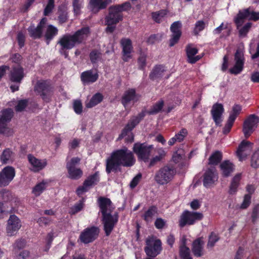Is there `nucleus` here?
Segmentation results:
<instances>
[{
	"instance_id": "nucleus-1",
	"label": "nucleus",
	"mask_w": 259,
	"mask_h": 259,
	"mask_svg": "<svg viewBox=\"0 0 259 259\" xmlns=\"http://www.w3.org/2000/svg\"><path fill=\"white\" fill-rule=\"evenodd\" d=\"M133 153L124 147L122 149L114 151L106 160V172L109 174L111 172L120 171V167H131L135 163Z\"/></svg>"
},
{
	"instance_id": "nucleus-2",
	"label": "nucleus",
	"mask_w": 259,
	"mask_h": 259,
	"mask_svg": "<svg viewBox=\"0 0 259 259\" xmlns=\"http://www.w3.org/2000/svg\"><path fill=\"white\" fill-rule=\"evenodd\" d=\"M90 33V28L84 27L76 31L73 34L63 35L58 41V44L61 46L60 53L64 56L65 58H68L69 55L67 50H71L76 45L83 43Z\"/></svg>"
},
{
	"instance_id": "nucleus-3",
	"label": "nucleus",
	"mask_w": 259,
	"mask_h": 259,
	"mask_svg": "<svg viewBox=\"0 0 259 259\" xmlns=\"http://www.w3.org/2000/svg\"><path fill=\"white\" fill-rule=\"evenodd\" d=\"M33 90L36 95L40 96L45 102H51L54 94V87L50 79L37 80Z\"/></svg>"
},
{
	"instance_id": "nucleus-4",
	"label": "nucleus",
	"mask_w": 259,
	"mask_h": 259,
	"mask_svg": "<svg viewBox=\"0 0 259 259\" xmlns=\"http://www.w3.org/2000/svg\"><path fill=\"white\" fill-rule=\"evenodd\" d=\"M176 175L175 167L170 164H166L156 171L154 178L158 185L164 186L171 182Z\"/></svg>"
},
{
	"instance_id": "nucleus-5",
	"label": "nucleus",
	"mask_w": 259,
	"mask_h": 259,
	"mask_svg": "<svg viewBox=\"0 0 259 259\" xmlns=\"http://www.w3.org/2000/svg\"><path fill=\"white\" fill-rule=\"evenodd\" d=\"M204 215L202 212L185 210L179 220V226L182 228L186 226H192L201 221Z\"/></svg>"
},
{
	"instance_id": "nucleus-6",
	"label": "nucleus",
	"mask_w": 259,
	"mask_h": 259,
	"mask_svg": "<svg viewBox=\"0 0 259 259\" xmlns=\"http://www.w3.org/2000/svg\"><path fill=\"white\" fill-rule=\"evenodd\" d=\"M245 19L257 21L259 20V12L251 11L250 8L239 10L234 19L237 29H239L240 26H242Z\"/></svg>"
},
{
	"instance_id": "nucleus-7",
	"label": "nucleus",
	"mask_w": 259,
	"mask_h": 259,
	"mask_svg": "<svg viewBox=\"0 0 259 259\" xmlns=\"http://www.w3.org/2000/svg\"><path fill=\"white\" fill-rule=\"evenodd\" d=\"M122 15L118 13L112 7L109 9V13L105 18L107 27L105 31L107 33H112L116 29V25L122 20Z\"/></svg>"
},
{
	"instance_id": "nucleus-8",
	"label": "nucleus",
	"mask_w": 259,
	"mask_h": 259,
	"mask_svg": "<svg viewBox=\"0 0 259 259\" xmlns=\"http://www.w3.org/2000/svg\"><path fill=\"white\" fill-rule=\"evenodd\" d=\"M153 149L152 145H148L146 143L137 142L134 144L133 151L137 155L139 160L147 162Z\"/></svg>"
},
{
	"instance_id": "nucleus-9",
	"label": "nucleus",
	"mask_w": 259,
	"mask_h": 259,
	"mask_svg": "<svg viewBox=\"0 0 259 259\" xmlns=\"http://www.w3.org/2000/svg\"><path fill=\"white\" fill-rule=\"evenodd\" d=\"M161 245L160 239L154 240L153 238H148L146 240L145 252L150 257H155L160 254L162 250Z\"/></svg>"
},
{
	"instance_id": "nucleus-10",
	"label": "nucleus",
	"mask_w": 259,
	"mask_h": 259,
	"mask_svg": "<svg viewBox=\"0 0 259 259\" xmlns=\"http://www.w3.org/2000/svg\"><path fill=\"white\" fill-rule=\"evenodd\" d=\"M102 223L106 236H108L113 231L115 226L118 221V212H115L112 215L111 212L102 215Z\"/></svg>"
},
{
	"instance_id": "nucleus-11",
	"label": "nucleus",
	"mask_w": 259,
	"mask_h": 259,
	"mask_svg": "<svg viewBox=\"0 0 259 259\" xmlns=\"http://www.w3.org/2000/svg\"><path fill=\"white\" fill-rule=\"evenodd\" d=\"M80 161V159L77 157H73L66 163L68 178L72 180H78L83 175L82 170L79 168L75 167Z\"/></svg>"
},
{
	"instance_id": "nucleus-12",
	"label": "nucleus",
	"mask_w": 259,
	"mask_h": 259,
	"mask_svg": "<svg viewBox=\"0 0 259 259\" xmlns=\"http://www.w3.org/2000/svg\"><path fill=\"white\" fill-rule=\"evenodd\" d=\"M99 229L96 226L88 227L80 233L79 239L84 244H89L94 241L98 237Z\"/></svg>"
},
{
	"instance_id": "nucleus-13",
	"label": "nucleus",
	"mask_w": 259,
	"mask_h": 259,
	"mask_svg": "<svg viewBox=\"0 0 259 259\" xmlns=\"http://www.w3.org/2000/svg\"><path fill=\"white\" fill-rule=\"evenodd\" d=\"M47 21L46 17H43L40 19L36 27L35 26L34 24H31L27 28L29 36L33 39L41 38L43 36V30Z\"/></svg>"
},
{
	"instance_id": "nucleus-14",
	"label": "nucleus",
	"mask_w": 259,
	"mask_h": 259,
	"mask_svg": "<svg viewBox=\"0 0 259 259\" xmlns=\"http://www.w3.org/2000/svg\"><path fill=\"white\" fill-rule=\"evenodd\" d=\"M258 119L257 116L251 114L244 121L242 132L246 139L248 138L254 132Z\"/></svg>"
},
{
	"instance_id": "nucleus-15",
	"label": "nucleus",
	"mask_w": 259,
	"mask_h": 259,
	"mask_svg": "<svg viewBox=\"0 0 259 259\" xmlns=\"http://www.w3.org/2000/svg\"><path fill=\"white\" fill-rule=\"evenodd\" d=\"M16 171L12 166H7L0 171V187H6L15 177Z\"/></svg>"
},
{
	"instance_id": "nucleus-16",
	"label": "nucleus",
	"mask_w": 259,
	"mask_h": 259,
	"mask_svg": "<svg viewBox=\"0 0 259 259\" xmlns=\"http://www.w3.org/2000/svg\"><path fill=\"white\" fill-rule=\"evenodd\" d=\"M141 97V95L137 94L135 89L131 88L124 92L121 99V103L126 108L131 102L134 104L139 101Z\"/></svg>"
},
{
	"instance_id": "nucleus-17",
	"label": "nucleus",
	"mask_w": 259,
	"mask_h": 259,
	"mask_svg": "<svg viewBox=\"0 0 259 259\" xmlns=\"http://www.w3.org/2000/svg\"><path fill=\"white\" fill-rule=\"evenodd\" d=\"M21 227V223L20 219L15 214L10 215L8 220L6 228L7 233L8 236H12L15 235Z\"/></svg>"
},
{
	"instance_id": "nucleus-18",
	"label": "nucleus",
	"mask_w": 259,
	"mask_h": 259,
	"mask_svg": "<svg viewBox=\"0 0 259 259\" xmlns=\"http://www.w3.org/2000/svg\"><path fill=\"white\" fill-rule=\"evenodd\" d=\"M120 43L122 47V59L124 62H127L132 58L131 53L133 50L132 41L128 38H122Z\"/></svg>"
},
{
	"instance_id": "nucleus-19",
	"label": "nucleus",
	"mask_w": 259,
	"mask_h": 259,
	"mask_svg": "<svg viewBox=\"0 0 259 259\" xmlns=\"http://www.w3.org/2000/svg\"><path fill=\"white\" fill-rule=\"evenodd\" d=\"M25 76L24 68L20 65L13 66L10 71L9 77L12 82L21 83Z\"/></svg>"
},
{
	"instance_id": "nucleus-20",
	"label": "nucleus",
	"mask_w": 259,
	"mask_h": 259,
	"mask_svg": "<svg viewBox=\"0 0 259 259\" xmlns=\"http://www.w3.org/2000/svg\"><path fill=\"white\" fill-rule=\"evenodd\" d=\"M235 63L233 67L230 69V73L238 74L242 71L244 64V58L243 53L237 50L234 55Z\"/></svg>"
},
{
	"instance_id": "nucleus-21",
	"label": "nucleus",
	"mask_w": 259,
	"mask_h": 259,
	"mask_svg": "<svg viewBox=\"0 0 259 259\" xmlns=\"http://www.w3.org/2000/svg\"><path fill=\"white\" fill-rule=\"evenodd\" d=\"M27 159L32 166V168H30V170L34 172H39L47 165V161L46 159H39L31 154L27 155Z\"/></svg>"
},
{
	"instance_id": "nucleus-22",
	"label": "nucleus",
	"mask_w": 259,
	"mask_h": 259,
	"mask_svg": "<svg viewBox=\"0 0 259 259\" xmlns=\"http://www.w3.org/2000/svg\"><path fill=\"white\" fill-rule=\"evenodd\" d=\"M181 27L182 24L180 21H176L171 25L170 29L172 34L171 38L169 40L170 47L174 46L179 41L182 35Z\"/></svg>"
},
{
	"instance_id": "nucleus-23",
	"label": "nucleus",
	"mask_w": 259,
	"mask_h": 259,
	"mask_svg": "<svg viewBox=\"0 0 259 259\" xmlns=\"http://www.w3.org/2000/svg\"><path fill=\"white\" fill-rule=\"evenodd\" d=\"M252 144L247 141L243 140L239 145L236 151V154L240 161L243 160L247 156V153L249 152L252 148Z\"/></svg>"
},
{
	"instance_id": "nucleus-24",
	"label": "nucleus",
	"mask_w": 259,
	"mask_h": 259,
	"mask_svg": "<svg viewBox=\"0 0 259 259\" xmlns=\"http://www.w3.org/2000/svg\"><path fill=\"white\" fill-rule=\"evenodd\" d=\"M210 112L215 124L219 125L222 121L221 117L224 112L223 104L218 103L214 104Z\"/></svg>"
},
{
	"instance_id": "nucleus-25",
	"label": "nucleus",
	"mask_w": 259,
	"mask_h": 259,
	"mask_svg": "<svg viewBox=\"0 0 259 259\" xmlns=\"http://www.w3.org/2000/svg\"><path fill=\"white\" fill-rule=\"evenodd\" d=\"M215 167L208 168L203 175V184L206 188L210 187L217 180L215 176Z\"/></svg>"
},
{
	"instance_id": "nucleus-26",
	"label": "nucleus",
	"mask_w": 259,
	"mask_h": 259,
	"mask_svg": "<svg viewBox=\"0 0 259 259\" xmlns=\"http://www.w3.org/2000/svg\"><path fill=\"white\" fill-rule=\"evenodd\" d=\"M111 2V0H90L89 5L92 12L97 13L100 10L106 8Z\"/></svg>"
},
{
	"instance_id": "nucleus-27",
	"label": "nucleus",
	"mask_w": 259,
	"mask_h": 259,
	"mask_svg": "<svg viewBox=\"0 0 259 259\" xmlns=\"http://www.w3.org/2000/svg\"><path fill=\"white\" fill-rule=\"evenodd\" d=\"M99 77L98 73H93L92 70L83 71L80 75V79L84 85L90 84L96 82Z\"/></svg>"
},
{
	"instance_id": "nucleus-28",
	"label": "nucleus",
	"mask_w": 259,
	"mask_h": 259,
	"mask_svg": "<svg viewBox=\"0 0 259 259\" xmlns=\"http://www.w3.org/2000/svg\"><path fill=\"white\" fill-rule=\"evenodd\" d=\"M204 244L202 238H198L194 240L192 245V251L195 256L199 257L204 255Z\"/></svg>"
},
{
	"instance_id": "nucleus-29",
	"label": "nucleus",
	"mask_w": 259,
	"mask_h": 259,
	"mask_svg": "<svg viewBox=\"0 0 259 259\" xmlns=\"http://www.w3.org/2000/svg\"><path fill=\"white\" fill-rule=\"evenodd\" d=\"M58 29L52 24L47 26L44 34V39L47 45H49L50 42L58 34Z\"/></svg>"
},
{
	"instance_id": "nucleus-30",
	"label": "nucleus",
	"mask_w": 259,
	"mask_h": 259,
	"mask_svg": "<svg viewBox=\"0 0 259 259\" xmlns=\"http://www.w3.org/2000/svg\"><path fill=\"white\" fill-rule=\"evenodd\" d=\"M220 168L221 171L222 175L223 177H229L234 170V165L229 160H226L223 161Z\"/></svg>"
},
{
	"instance_id": "nucleus-31",
	"label": "nucleus",
	"mask_w": 259,
	"mask_h": 259,
	"mask_svg": "<svg viewBox=\"0 0 259 259\" xmlns=\"http://www.w3.org/2000/svg\"><path fill=\"white\" fill-rule=\"evenodd\" d=\"M165 71L164 66L162 65H156L153 68L149 74V78L152 80L160 79Z\"/></svg>"
},
{
	"instance_id": "nucleus-32",
	"label": "nucleus",
	"mask_w": 259,
	"mask_h": 259,
	"mask_svg": "<svg viewBox=\"0 0 259 259\" xmlns=\"http://www.w3.org/2000/svg\"><path fill=\"white\" fill-rule=\"evenodd\" d=\"M98 203L102 215L108 213L107 212L108 207L112 204V202L109 198L100 197L98 199Z\"/></svg>"
},
{
	"instance_id": "nucleus-33",
	"label": "nucleus",
	"mask_w": 259,
	"mask_h": 259,
	"mask_svg": "<svg viewBox=\"0 0 259 259\" xmlns=\"http://www.w3.org/2000/svg\"><path fill=\"white\" fill-rule=\"evenodd\" d=\"M158 212V208L155 205H151L149 206L148 209L145 211L142 215L143 220L147 223L151 222L153 218Z\"/></svg>"
},
{
	"instance_id": "nucleus-34",
	"label": "nucleus",
	"mask_w": 259,
	"mask_h": 259,
	"mask_svg": "<svg viewBox=\"0 0 259 259\" xmlns=\"http://www.w3.org/2000/svg\"><path fill=\"white\" fill-rule=\"evenodd\" d=\"M241 180V174H238L236 175L232 179L228 193L230 195L235 194L237 191L238 188L240 185V182Z\"/></svg>"
},
{
	"instance_id": "nucleus-35",
	"label": "nucleus",
	"mask_w": 259,
	"mask_h": 259,
	"mask_svg": "<svg viewBox=\"0 0 259 259\" xmlns=\"http://www.w3.org/2000/svg\"><path fill=\"white\" fill-rule=\"evenodd\" d=\"M14 153L10 148L5 149L0 156L1 161L3 164L11 163L14 160Z\"/></svg>"
},
{
	"instance_id": "nucleus-36",
	"label": "nucleus",
	"mask_w": 259,
	"mask_h": 259,
	"mask_svg": "<svg viewBox=\"0 0 259 259\" xmlns=\"http://www.w3.org/2000/svg\"><path fill=\"white\" fill-rule=\"evenodd\" d=\"M146 110H142L137 116H133L126 124L133 130L146 116Z\"/></svg>"
},
{
	"instance_id": "nucleus-37",
	"label": "nucleus",
	"mask_w": 259,
	"mask_h": 259,
	"mask_svg": "<svg viewBox=\"0 0 259 259\" xmlns=\"http://www.w3.org/2000/svg\"><path fill=\"white\" fill-rule=\"evenodd\" d=\"M223 159V153L221 151L217 150L213 152L208 158V164L210 165H217Z\"/></svg>"
},
{
	"instance_id": "nucleus-38",
	"label": "nucleus",
	"mask_w": 259,
	"mask_h": 259,
	"mask_svg": "<svg viewBox=\"0 0 259 259\" xmlns=\"http://www.w3.org/2000/svg\"><path fill=\"white\" fill-rule=\"evenodd\" d=\"M103 100V96L100 93L94 95L89 102H85V106L88 108H91L100 103Z\"/></svg>"
},
{
	"instance_id": "nucleus-39",
	"label": "nucleus",
	"mask_w": 259,
	"mask_h": 259,
	"mask_svg": "<svg viewBox=\"0 0 259 259\" xmlns=\"http://www.w3.org/2000/svg\"><path fill=\"white\" fill-rule=\"evenodd\" d=\"M85 199L82 197L77 202L74 204L72 207L70 208L69 213L70 215H75L78 212L81 211L85 205L84 202Z\"/></svg>"
},
{
	"instance_id": "nucleus-40",
	"label": "nucleus",
	"mask_w": 259,
	"mask_h": 259,
	"mask_svg": "<svg viewBox=\"0 0 259 259\" xmlns=\"http://www.w3.org/2000/svg\"><path fill=\"white\" fill-rule=\"evenodd\" d=\"M164 101L162 99L155 103L150 109L146 111V113L149 115H155L160 112L164 106Z\"/></svg>"
},
{
	"instance_id": "nucleus-41",
	"label": "nucleus",
	"mask_w": 259,
	"mask_h": 259,
	"mask_svg": "<svg viewBox=\"0 0 259 259\" xmlns=\"http://www.w3.org/2000/svg\"><path fill=\"white\" fill-rule=\"evenodd\" d=\"M58 19L60 23L63 24L67 22L68 19V13L66 8L63 6H59L58 8Z\"/></svg>"
},
{
	"instance_id": "nucleus-42",
	"label": "nucleus",
	"mask_w": 259,
	"mask_h": 259,
	"mask_svg": "<svg viewBox=\"0 0 259 259\" xmlns=\"http://www.w3.org/2000/svg\"><path fill=\"white\" fill-rule=\"evenodd\" d=\"M100 178L99 176V172L97 171L94 174L89 176L83 182L85 185H87L90 187L93 185L97 184Z\"/></svg>"
},
{
	"instance_id": "nucleus-43",
	"label": "nucleus",
	"mask_w": 259,
	"mask_h": 259,
	"mask_svg": "<svg viewBox=\"0 0 259 259\" xmlns=\"http://www.w3.org/2000/svg\"><path fill=\"white\" fill-rule=\"evenodd\" d=\"M89 58L93 64H96L101 59L102 53L99 50L93 49L90 53Z\"/></svg>"
},
{
	"instance_id": "nucleus-44",
	"label": "nucleus",
	"mask_w": 259,
	"mask_h": 259,
	"mask_svg": "<svg viewBox=\"0 0 259 259\" xmlns=\"http://www.w3.org/2000/svg\"><path fill=\"white\" fill-rule=\"evenodd\" d=\"M8 122L0 118V134H3L7 136H11L13 134L12 129L8 127Z\"/></svg>"
},
{
	"instance_id": "nucleus-45",
	"label": "nucleus",
	"mask_w": 259,
	"mask_h": 259,
	"mask_svg": "<svg viewBox=\"0 0 259 259\" xmlns=\"http://www.w3.org/2000/svg\"><path fill=\"white\" fill-rule=\"evenodd\" d=\"M220 239V237L218 234L214 232H211L208 236V240L207 243V248L213 247Z\"/></svg>"
},
{
	"instance_id": "nucleus-46",
	"label": "nucleus",
	"mask_w": 259,
	"mask_h": 259,
	"mask_svg": "<svg viewBox=\"0 0 259 259\" xmlns=\"http://www.w3.org/2000/svg\"><path fill=\"white\" fill-rule=\"evenodd\" d=\"M1 114L0 118L9 122L13 116L14 112L11 108H6L1 111Z\"/></svg>"
},
{
	"instance_id": "nucleus-47",
	"label": "nucleus",
	"mask_w": 259,
	"mask_h": 259,
	"mask_svg": "<svg viewBox=\"0 0 259 259\" xmlns=\"http://www.w3.org/2000/svg\"><path fill=\"white\" fill-rule=\"evenodd\" d=\"M46 185L43 181L38 183L33 187L32 193L36 197L39 196L46 189Z\"/></svg>"
},
{
	"instance_id": "nucleus-48",
	"label": "nucleus",
	"mask_w": 259,
	"mask_h": 259,
	"mask_svg": "<svg viewBox=\"0 0 259 259\" xmlns=\"http://www.w3.org/2000/svg\"><path fill=\"white\" fill-rule=\"evenodd\" d=\"M180 256L181 259H192L190 249L186 246L185 243L180 248Z\"/></svg>"
},
{
	"instance_id": "nucleus-49",
	"label": "nucleus",
	"mask_w": 259,
	"mask_h": 259,
	"mask_svg": "<svg viewBox=\"0 0 259 259\" xmlns=\"http://www.w3.org/2000/svg\"><path fill=\"white\" fill-rule=\"evenodd\" d=\"M242 110V107L239 104H235L230 113L229 118L235 121L237 116L240 114Z\"/></svg>"
},
{
	"instance_id": "nucleus-50",
	"label": "nucleus",
	"mask_w": 259,
	"mask_h": 259,
	"mask_svg": "<svg viewBox=\"0 0 259 259\" xmlns=\"http://www.w3.org/2000/svg\"><path fill=\"white\" fill-rule=\"evenodd\" d=\"M118 13H120L122 11H127L131 9V5L130 2H126L120 5H116L111 6Z\"/></svg>"
},
{
	"instance_id": "nucleus-51",
	"label": "nucleus",
	"mask_w": 259,
	"mask_h": 259,
	"mask_svg": "<svg viewBox=\"0 0 259 259\" xmlns=\"http://www.w3.org/2000/svg\"><path fill=\"white\" fill-rule=\"evenodd\" d=\"M165 152L161 149L158 151V155H156L152 158L150 161L149 167H152L154 166L156 163L161 161L165 156Z\"/></svg>"
},
{
	"instance_id": "nucleus-52",
	"label": "nucleus",
	"mask_w": 259,
	"mask_h": 259,
	"mask_svg": "<svg viewBox=\"0 0 259 259\" xmlns=\"http://www.w3.org/2000/svg\"><path fill=\"white\" fill-rule=\"evenodd\" d=\"M186 52L187 57V62H188L191 60V58L198 53V50L196 48L192 47L191 45H188L186 47Z\"/></svg>"
},
{
	"instance_id": "nucleus-53",
	"label": "nucleus",
	"mask_w": 259,
	"mask_h": 259,
	"mask_svg": "<svg viewBox=\"0 0 259 259\" xmlns=\"http://www.w3.org/2000/svg\"><path fill=\"white\" fill-rule=\"evenodd\" d=\"M252 24L251 22L246 23L244 26H240L239 29V36L240 37H245L249 32L252 26Z\"/></svg>"
},
{
	"instance_id": "nucleus-54",
	"label": "nucleus",
	"mask_w": 259,
	"mask_h": 259,
	"mask_svg": "<svg viewBox=\"0 0 259 259\" xmlns=\"http://www.w3.org/2000/svg\"><path fill=\"white\" fill-rule=\"evenodd\" d=\"M55 7V0H48L47 6L44 9L43 14L48 16L53 11Z\"/></svg>"
},
{
	"instance_id": "nucleus-55",
	"label": "nucleus",
	"mask_w": 259,
	"mask_h": 259,
	"mask_svg": "<svg viewBox=\"0 0 259 259\" xmlns=\"http://www.w3.org/2000/svg\"><path fill=\"white\" fill-rule=\"evenodd\" d=\"M28 101L27 99H21L18 101L17 105L15 107L16 112L23 111L28 106Z\"/></svg>"
},
{
	"instance_id": "nucleus-56",
	"label": "nucleus",
	"mask_w": 259,
	"mask_h": 259,
	"mask_svg": "<svg viewBox=\"0 0 259 259\" xmlns=\"http://www.w3.org/2000/svg\"><path fill=\"white\" fill-rule=\"evenodd\" d=\"M147 56L144 53H141L138 59V68L144 70L146 65Z\"/></svg>"
},
{
	"instance_id": "nucleus-57",
	"label": "nucleus",
	"mask_w": 259,
	"mask_h": 259,
	"mask_svg": "<svg viewBox=\"0 0 259 259\" xmlns=\"http://www.w3.org/2000/svg\"><path fill=\"white\" fill-rule=\"evenodd\" d=\"M26 245V240L23 238H20L19 239H17L15 241L13 247L15 250H20L21 249H23L25 247Z\"/></svg>"
},
{
	"instance_id": "nucleus-58",
	"label": "nucleus",
	"mask_w": 259,
	"mask_h": 259,
	"mask_svg": "<svg viewBox=\"0 0 259 259\" xmlns=\"http://www.w3.org/2000/svg\"><path fill=\"white\" fill-rule=\"evenodd\" d=\"M205 24L203 21L199 20L195 24V27L193 30L194 35H197L200 32L205 28Z\"/></svg>"
},
{
	"instance_id": "nucleus-59",
	"label": "nucleus",
	"mask_w": 259,
	"mask_h": 259,
	"mask_svg": "<svg viewBox=\"0 0 259 259\" xmlns=\"http://www.w3.org/2000/svg\"><path fill=\"white\" fill-rule=\"evenodd\" d=\"M251 166L254 168L259 167V151H255L251 156Z\"/></svg>"
},
{
	"instance_id": "nucleus-60",
	"label": "nucleus",
	"mask_w": 259,
	"mask_h": 259,
	"mask_svg": "<svg viewBox=\"0 0 259 259\" xmlns=\"http://www.w3.org/2000/svg\"><path fill=\"white\" fill-rule=\"evenodd\" d=\"M187 130L185 128H183L175 135V137L178 142H181L184 140L185 138L187 137Z\"/></svg>"
},
{
	"instance_id": "nucleus-61",
	"label": "nucleus",
	"mask_w": 259,
	"mask_h": 259,
	"mask_svg": "<svg viewBox=\"0 0 259 259\" xmlns=\"http://www.w3.org/2000/svg\"><path fill=\"white\" fill-rule=\"evenodd\" d=\"M81 0H73L72 5L73 7V12L75 15H79L80 13L81 8Z\"/></svg>"
},
{
	"instance_id": "nucleus-62",
	"label": "nucleus",
	"mask_w": 259,
	"mask_h": 259,
	"mask_svg": "<svg viewBox=\"0 0 259 259\" xmlns=\"http://www.w3.org/2000/svg\"><path fill=\"white\" fill-rule=\"evenodd\" d=\"M73 108L77 114H80L82 112V105L80 100H75L73 102Z\"/></svg>"
},
{
	"instance_id": "nucleus-63",
	"label": "nucleus",
	"mask_w": 259,
	"mask_h": 259,
	"mask_svg": "<svg viewBox=\"0 0 259 259\" xmlns=\"http://www.w3.org/2000/svg\"><path fill=\"white\" fill-rule=\"evenodd\" d=\"M259 219V204L255 205L252 209L251 213V220L253 224H255Z\"/></svg>"
},
{
	"instance_id": "nucleus-64",
	"label": "nucleus",
	"mask_w": 259,
	"mask_h": 259,
	"mask_svg": "<svg viewBox=\"0 0 259 259\" xmlns=\"http://www.w3.org/2000/svg\"><path fill=\"white\" fill-rule=\"evenodd\" d=\"M251 196L249 195H245L243 197V200L240 205V208L244 209L249 207L251 203Z\"/></svg>"
}]
</instances>
